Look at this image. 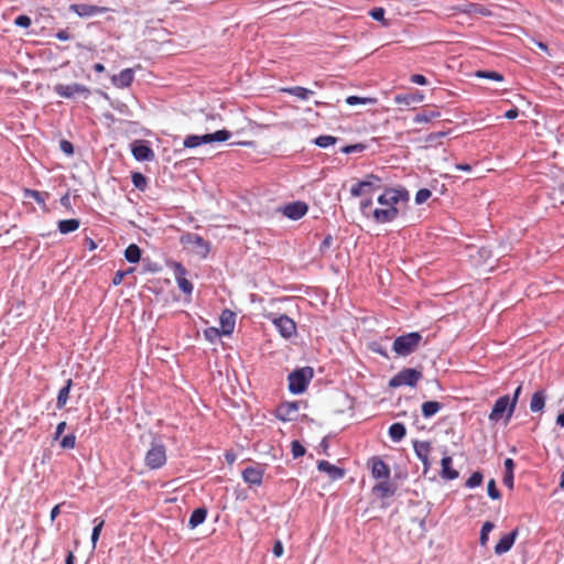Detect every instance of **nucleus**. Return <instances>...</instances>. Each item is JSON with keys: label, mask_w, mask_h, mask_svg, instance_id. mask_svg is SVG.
<instances>
[{"label": "nucleus", "mask_w": 564, "mask_h": 564, "mask_svg": "<svg viewBox=\"0 0 564 564\" xmlns=\"http://www.w3.org/2000/svg\"><path fill=\"white\" fill-rule=\"evenodd\" d=\"M367 148L366 144L364 143H356V144H350V145H344L340 148V152L345 153V154H350V153H360L362 151H365Z\"/></svg>", "instance_id": "nucleus-42"}, {"label": "nucleus", "mask_w": 564, "mask_h": 564, "mask_svg": "<svg viewBox=\"0 0 564 564\" xmlns=\"http://www.w3.org/2000/svg\"><path fill=\"white\" fill-rule=\"evenodd\" d=\"M14 24L21 28H29L31 25V19L25 14H21L15 18Z\"/></svg>", "instance_id": "nucleus-56"}, {"label": "nucleus", "mask_w": 564, "mask_h": 564, "mask_svg": "<svg viewBox=\"0 0 564 564\" xmlns=\"http://www.w3.org/2000/svg\"><path fill=\"white\" fill-rule=\"evenodd\" d=\"M350 194L354 197H359L361 195H365V189H364L362 184H361L360 181L351 186Z\"/></svg>", "instance_id": "nucleus-57"}, {"label": "nucleus", "mask_w": 564, "mask_h": 564, "mask_svg": "<svg viewBox=\"0 0 564 564\" xmlns=\"http://www.w3.org/2000/svg\"><path fill=\"white\" fill-rule=\"evenodd\" d=\"M272 552L274 556L280 557L283 554V545L280 541H276L273 545Z\"/></svg>", "instance_id": "nucleus-62"}, {"label": "nucleus", "mask_w": 564, "mask_h": 564, "mask_svg": "<svg viewBox=\"0 0 564 564\" xmlns=\"http://www.w3.org/2000/svg\"><path fill=\"white\" fill-rule=\"evenodd\" d=\"M307 205L304 202L300 200L289 203L281 207L282 214L292 220H297L302 218L307 213Z\"/></svg>", "instance_id": "nucleus-15"}, {"label": "nucleus", "mask_w": 564, "mask_h": 564, "mask_svg": "<svg viewBox=\"0 0 564 564\" xmlns=\"http://www.w3.org/2000/svg\"><path fill=\"white\" fill-rule=\"evenodd\" d=\"M56 39L59 41H68L72 36L67 30H61L56 33Z\"/></svg>", "instance_id": "nucleus-64"}, {"label": "nucleus", "mask_w": 564, "mask_h": 564, "mask_svg": "<svg viewBox=\"0 0 564 564\" xmlns=\"http://www.w3.org/2000/svg\"><path fill=\"white\" fill-rule=\"evenodd\" d=\"M131 152L137 161H152L155 158L153 150L143 140L132 142Z\"/></svg>", "instance_id": "nucleus-13"}, {"label": "nucleus", "mask_w": 564, "mask_h": 564, "mask_svg": "<svg viewBox=\"0 0 564 564\" xmlns=\"http://www.w3.org/2000/svg\"><path fill=\"white\" fill-rule=\"evenodd\" d=\"M410 80L413 83V84H417V85H426L427 84V79L425 76L421 75V74H414L411 76Z\"/></svg>", "instance_id": "nucleus-60"}, {"label": "nucleus", "mask_w": 564, "mask_h": 564, "mask_svg": "<svg viewBox=\"0 0 564 564\" xmlns=\"http://www.w3.org/2000/svg\"><path fill=\"white\" fill-rule=\"evenodd\" d=\"M134 79V73L131 68L122 69L118 75L112 77V84L119 88L129 87Z\"/></svg>", "instance_id": "nucleus-19"}, {"label": "nucleus", "mask_w": 564, "mask_h": 564, "mask_svg": "<svg viewBox=\"0 0 564 564\" xmlns=\"http://www.w3.org/2000/svg\"><path fill=\"white\" fill-rule=\"evenodd\" d=\"M345 475V468L319 459V480L325 476L329 481H336L344 478Z\"/></svg>", "instance_id": "nucleus-10"}, {"label": "nucleus", "mask_w": 564, "mask_h": 564, "mask_svg": "<svg viewBox=\"0 0 564 564\" xmlns=\"http://www.w3.org/2000/svg\"><path fill=\"white\" fill-rule=\"evenodd\" d=\"M421 340L422 336L417 332L399 336L393 341V350L399 356H408L419 347Z\"/></svg>", "instance_id": "nucleus-2"}, {"label": "nucleus", "mask_w": 564, "mask_h": 564, "mask_svg": "<svg viewBox=\"0 0 564 564\" xmlns=\"http://www.w3.org/2000/svg\"><path fill=\"white\" fill-rule=\"evenodd\" d=\"M460 10L462 12L467 14H477L482 17L492 15V12L487 7H484L482 4L479 3H468L464 6Z\"/></svg>", "instance_id": "nucleus-25"}, {"label": "nucleus", "mask_w": 564, "mask_h": 564, "mask_svg": "<svg viewBox=\"0 0 564 564\" xmlns=\"http://www.w3.org/2000/svg\"><path fill=\"white\" fill-rule=\"evenodd\" d=\"M145 465L150 469L161 468L166 463V451L163 444L153 443L145 454Z\"/></svg>", "instance_id": "nucleus-6"}, {"label": "nucleus", "mask_w": 564, "mask_h": 564, "mask_svg": "<svg viewBox=\"0 0 564 564\" xmlns=\"http://www.w3.org/2000/svg\"><path fill=\"white\" fill-rule=\"evenodd\" d=\"M408 199L409 193L405 189H386L378 197V203L381 207L373 209L375 221L379 224L393 221L399 215L398 206L406 203Z\"/></svg>", "instance_id": "nucleus-1"}, {"label": "nucleus", "mask_w": 564, "mask_h": 564, "mask_svg": "<svg viewBox=\"0 0 564 564\" xmlns=\"http://www.w3.org/2000/svg\"><path fill=\"white\" fill-rule=\"evenodd\" d=\"M72 386H73V380L72 379H68L66 382H65V386L59 390L58 394H57V400H56V408L57 409H63L67 401H68V398H69V392H70V389H72Z\"/></svg>", "instance_id": "nucleus-28"}, {"label": "nucleus", "mask_w": 564, "mask_h": 564, "mask_svg": "<svg viewBox=\"0 0 564 564\" xmlns=\"http://www.w3.org/2000/svg\"><path fill=\"white\" fill-rule=\"evenodd\" d=\"M484 479V476L480 471H475L471 474V476L466 481V487L468 488H475L479 485H481Z\"/></svg>", "instance_id": "nucleus-45"}, {"label": "nucleus", "mask_w": 564, "mask_h": 564, "mask_svg": "<svg viewBox=\"0 0 564 564\" xmlns=\"http://www.w3.org/2000/svg\"><path fill=\"white\" fill-rule=\"evenodd\" d=\"M414 452L420 460H426L431 451V444L429 442L414 441Z\"/></svg>", "instance_id": "nucleus-31"}, {"label": "nucleus", "mask_w": 564, "mask_h": 564, "mask_svg": "<svg viewBox=\"0 0 564 564\" xmlns=\"http://www.w3.org/2000/svg\"><path fill=\"white\" fill-rule=\"evenodd\" d=\"M502 482L505 486L512 489L513 488V471H505Z\"/></svg>", "instance_id": "nucleus-59"}, {"label": "nucleus", "mask_w": 564, "mask_h": 564, "mask_svg": "<svg viewBox=\"0 0 564 564\" xmlns=\"http://www.w3.org/2000/svg\"><path fill=\"white\" fill-rule=\"evenodd\" d=\"M207 517V509L206 508H197L195 509L188 520V527L191 529L197 528L199 524H202Z\"/></svg>", "instance_id": "nucleus-27"}, {"label": "nucleus", "mask_w": 564, "mask_h": 564, "mask_svg": "<svg viewBox=\"0 0 564 564\" xmlns=\"http://www.w3.org/2000/svg\"><path fill=\"white\" fill-rule=\"evenodd\" d=\"M282 90L292 96H295L299 99H303V100L307 99L310 96L314 95L313 90H310V89H306V88L300 87V86L292 87V88H284Z\"/></svg>", "instance_id": "nucleus-35"}, {"label": "nucleus", "mask_w": 564, "mask_h": 564, "mask_svg": "<svg viewBox=\"0 0 564 564\" xmlns=\"http://www.w3.org/2000/svg\"><path fill=\"white\" fill-rule=\"evenodd\" d=\"M69 10L80 18H87L105 13L108 11V8L87 3H74L69 6Z\"/></svg>", "instance_id": "nucleus-14"}, {"label": "nucleus", "mask_w": 564, "mask_h": 564, "mask_svg": "<svg viewBox=\"0 0 564 564\" xmlns=\"http://www.w3.org/2000/svg\"><path fill=\"white\" fill-rule=\"evenodd\" d=\"M369 14L373 20L381 21L384 25H388L387 21L384 20V9L373 8Z\"/></svg>", "instance_id": "nucleus-51"}, {"label": "nucleus", "mask_w": 564, "mask_h": 564, "mask_svg": "<svg viewBox=\"0 0 564 564\" xmlns=\"http://www.w3.org/2000/svg\"><path fill=\"white\" fill-rule=\"evenodd\" d=\"M365 189V195L371 194L372 192L381 187V178L375 174H368L365 180L360 181Z\"/></svg>", "instance_id": "nucleus-23"}, {"label": "nucleus", "mask_w": 564, "mask_h": 564, "mask_svg": "<svg viewBox=\"0 0 564 564\" xmlns=\"http://www.w3.org/2000/svg\"><path fill=\"white\" fill-rule=\"evenodd\" d=\"M511 402L509 395L500 397L494 404L489 420L491 422H498L502 419L503 414L507 413V417L510 419L513 413H510Z\"/></svg>", "instance_id": "nucleus-11"}, {"label": "nucleus", "mask_w": 564, "mask_h": 564, "mask_svg": "<svg viewBox=\"0 0 564 564\" xmlns=\"http://www.w3.org/2000/svg\"><path fill=\"white\" fill-rule=\"evenodd\" d=\"M424 96L422 94H400L394 97V102L397 105H405L410 106L412 104H417L423 100Z\"/></svg>", "instance_id": "nucleus-24"}, {"label": "nucleus", "mask_w": 564, "mask_h": 564, "mask_svg": "<svg viewBox=\"0 0 564 564\" xmlns=\"http://www.w3.org/2000/svg\"><path fill=\"white\" fill-rule=\"evenodd\" d=\"M518 536V529L512 530L510 533L505 534L495 546V553L502 555L507 553L513 545Z\"/></svg>", "instance_id": "nucleus-18"}, {"label": "nucleus", "mask_w": 564, "mask_h": 564, "mask_svg": "<svg viewBox=\"0 0 564 564\" xmlns=\"http://www.w3.org/2000/svg\"><path fill=\"white\" fill-rule=\"evenodd\" d=\"M453 459L451 456H444L441 460L442 470H441V477L446 480H454L458 478L459 473L452 468Z\"/></svg>", "instance_id": "nucleus-20"}, {"label": "nucleus", "mask_w": 564, "mask_h": 564, "mask_svg": "<svg viewBox=\"0 0 564 564\" xmlns=\"http://www.w3.org/2000/svg\"><path fill=\"white\" fill-rule=\"evenodd\" d=\"M221 335L223 334H221L220 329H218L216 327H209V328L205 329V336L210 341H213L216 338H219Z\"/></svg>", "instance_id": "nucleus-55"}, {"label": "nucleus", "mask_w": 564, "mask_h": 564, "mask_svg": "<svg viewBox=\"0 0 564 564\" xmlns=\"http://www.w3.org/2000/svg\"><path fill=\"white\" fill-rule=\"evenodd\" d=\"M346 102L349 106L375 105L377 102V99L376 98H370V97L349 96V97L346 98Z\"/></svg>", "instance_id": "nucleus-37"}, {"label": "nucleus", "mask_w": 564, "mask_h": 564, "mask_svg": "<svg viewBox=\"0 0 564 564\" xmlns=\"http://www.w3.org/2000/svg\"><path fill=\"white\" fill-rule=\"evenodd\" d=\"M373 490L380 495L381 497H390L394 494V489L392 486L387 481V479H383V481L377 484L373 487Z\"/></svg>", "instance_id": "nucleus-36"}, {"label": "nucleus", "mask_w": 564, "mask_h": 564, "mask_svg": "<svg viewBox=\"0 0 564 564\" xmlns=\"http://www.w3.org/2000/svg\"><path fill=\"white\" fill-rule=\"evenodd\" d=\"M291 451L294 458L301 457L305 454V448L299 441L292 442Z\"/></svg>", "instance_id": "nucleus-49"}, {"label": "nucleus", "mask_w": 564, "mask_h": 564, "mask_svg": "<svg viewBox=\"0 0 564 564\" xmlns=\"http://www.w3.org/2000/svg\"><path fill=\"white\" fill-rule=\"evenodd\" d=\"M59 147L61 150L67 155H72L74 153V147L72 142L67 140H62Z\"/></svg>", "instance_id": "nucleus-58"}, {"label": "nucleus", "mask_w": 564, "mask_h": 564, "mask_svg": "<svg viewBox=\"0 0 564 564\" xmlns=\"http://www.w3.org/2000/svg\"><path fill=\"white\" fill-rule=\"evenodd\" d=\"M25 197L33 198L37 204L45 206V197L48 196L47 193H41L35 189H25L24 191Z\"/></svg>", "instance_id": "nucleus-39"}, {"label": "nucleus", "mask_w": 564, "mask_h": 564, "mask_svg": "<svg viewBox=\"0 0 564 564\" xmlns=\"http://www.w3.org/2000/svg\"><path fill=\"white\" fill-rule=\"evenodd\" d=\"M94 523H95V527L93 529V532H91V544H93V547L96 546L97 544V541L100 536V533L102 531V528L105 525V520L101 519V518H95L94 519Z\"/></svg>", "instance_id": "nucleus-38"}, {"label": "nucleus", "mask_w": 564, "mask_h": 564, "mask_svg": "<svg viewBox=\"0 0 564 564\" xmlns=\"http://www.w3.org/2000/svg\"><path fill=\"white\" fill-rule=\"evenodd\" d=\"M230 137H231V133L228 130H218L214 133H207L204 135L191 134L184 139L183 144L185 148L192 149V148L199 147L200 144H204V143H210V142H215V141H217V142L227 141Z\"/></svg>", "instance_id": "nucleus-4"}, {"label": "nucleus", "mask_w": 564, "mask_h": 564, "mask_svg": "<svg viewBox=\"0 0 564 564\" xmlns=\"http://www.w3.org/2000/svg\"><path fill=\"white\" fill-rule=\"evenodd\" d=\"M431 195H432V193L430 189L421 188L415 195V203L423 204L431 197Z\"/></svg>", "instance_id": "nucleus-50"}, {"label": "nucleus", "mask_w": 564, "mask_h": 564, "mask_svg": "<svg viewBox=\"0 0 564 564\" xmlns=\"http://www.w3.org/2000/svg\"><path fill=\"white\" fill-rule=\"evenodd\" d=\"M475 76L479 77V78L494 79V80H498V82L503 80L502 74H500L498 72H492V70H477L475 73Z\"/></svg>", "instance_id": "nucleus-41"}, {"label": "nucleus", "mask_w": 564, "mask_h": 564, "mask_svg": "<svg viewBox=\"0 0 564 564\" xmlns=\"http://www.w3.org/2000/svg\"><path fill=\"white\" fill-rule=\"evenodd\" d=\"M442 405L437 401H426L422 404V413L424 417H431L435 415L440 410Z\"/></svg>", "instance_id": "nucleus-34"}, {"label": "nucleus", "mask_w": 564, "mask_h": 564, "mask_svg": "<svg viewBox=\"0 0 564 564\" xmlns=\"http://www.w3.org/2000/svg\"><path fill=\"white\" fill-rule=\"evenodd\" d=\"M80 226V221L75 218L63 219L57 223V229L62 235L76 231Z\"/></svg>", "instance_id": "nucleus-26"}, {"label": "nucleus", "mask_w": 564, "mask_h": 564, "mask_svg": "<svg viewBox=\"0 0 564 564\" xmlns=\"http://www.w3.org/2000/svg\"><path fill=\"white\" fill-rule=\"evenodd\" d=\"M55 93L63 98H73L76 95L88 96L90 90L85 85L74 83L69 85L58 84L54 87Z\"/></svg>", "instance_id": "nucleus-8"}, {"label": "nucleus", "mask_w": 564, "mask_h": 564, "mask_svg": "<svg viewBox=\"0 0 564 564\" xmlns=\"http://www.w3.org/2000/svg\"><path fill=\"white\" fill-rule=\"evenodd\" d=\"M264 468L261 465H251L242 470V479L250 487H260L263 481Z\"/></svg>", "instance_id": "nucleus-9"}, {"label": "nucleus", "mask_w": 564, "mask_h": 564, "mask_svg": "<svg viewBox=\"0 0 564 564\" xmlns=\"http://www.w3.org/2000/svg\"><path fill=\"white\" fill-rule=\"evenodd\" d=\"M372 205H373V202L371 198H367V199L360 202V210L364 216H366V217L372 216L373 217L375 208H372Z\"/></svg>", "instance_id": "nucleus-46"}, {"label": "nucleus", "mask_w": 564, "mask_h": 564, "mask_svg": "<svg viewBox=\"0 0 564 564\" xmlns=\"http://www.w3.org/2000/svg\"><path fill=\"white\" fill-rule=\"evenodd\" d=\"M131 272H133V269H129V270H127V271H121V270L117 271V272L115 273L113 279H112V284H113V285H119V284H121V283H122V281H123V279H124V276H126L127 274L131 273Z\"/></svg>", "instance_id": "nucleus-54"}, {"label": "nucleus", "mask_w": 564, "mask_h": 564, "mask_svg": "<svg viewBox=\"0 0 564 564\" xmlns=\"http://www.w3.org/2000/svg\"><path fill=\"white\" fill-rule=\"evenodd\" d=\"M124 258L130 263H138L141 259V249L138 245L131 243L124 250Z\"/></svg>", "instance_id": "nucleus-30"}, {"label": "nucleus", "mask_w": 564, "mask_h": 564, "mask_svg": "<svg viewBox=\"0 0 564 564\" xmlns=\"http://www.w3.org/2000/svg\"><path fill=\"white\" fill-rule=\"evenodd\" d=\"M441 116L440 111L434 109H424L414 116L415 123L430 122Z\"/></svg>", "instance_id": "nucleus-29"}, {"label": "nucleus", "mask_w": 564, "mask_h": 564, "mask_svg": "<svg viewBox=\"0 0 564 564\" xmlns=\"http://www.w3.org/2000/svg\"><path fill=\"white\" fill-rule=\"evenodd\" d=\"M272 323L284 338H290L293 334H295V323L286 315L273 317Z\"/></svg>", "instance_id": "nucleus-16"}, {"label": "nucleus", "mask_w": 564, "mask_h": 564, "mask_svg": "<svg viewBox=\"0 0 564 564\" xmlns=\"http://www.w3.org/2000/svg\"><path fill=\"white\" fill-rule=\"evenodd\" d=\"M371 473L377 479H388L390 476V468L383 460L373 458Z\"/></svg>", "instance_id": "nucleus-21"}, {"label": "nucleus", "mask_w": 564, "mask_h": 564, "mask_svg": "<svg viewBox=\"0 0 564 564\" xmlns=\"http://www.w3.org/2000/svg\"><path fill=\"white\" fill-rule=\"evenodd\" d=\"M337 138L333 135H319V148H327L337 142Z\"/></svg>", "instance_id": "nucleus-53"}, {"label": "nucleus", "mask_w": 564, "mask_h": 564, "mask_svg": "<svg viewBox=\"0 0 564 564\" xmlns=\"http://www.w3.org/2000/svg\"><path fill=\"white\" fill-rule=\"evenodd\" d=\"M545 405V394L543 391H536L531 399L530 410L532 412L542 411Z\"/></svg>", "instance_id": "nucleus-32"}, {"label": "nucleus", "mask_w": 564, "mask_h": 564, "mask_svg": "<svg viewBox=\"0 0 564 564\" xmlns=\"http://www.w3.org/2000/svg\"><path fill=\"white\" fill-rule=\"evenodd\" d=\"M422 378V372L414 368H405L392 377L389 381L391 388L401 386L414 387Z\"/></svg>", "instance_id": "nucleus-5"}, {"label": "nucleus", "mask_w": 564, "mask_h": 564, "mask_svg": "<svg viewBox=\"0 0 564 564\" xmlns=\"http://www.w3.org/2000/svg\"><path fill=\"white\" fill-rule=\"evenodd\" d=\"M66 429V422L63 421V422H59L56 426V431H55V435H54V438L57 440L61 437V435L63 434V432L65 431Z\"/></svg>", "instance_id": "nucleus-63"}, {"label": "nucleus", "mask_w": 564, "mask_h": 564, "mask_svg": "<svg viewBox=\"0 0 564 564\" xmlns=\"http://www.w3.org/2000/svg\"><path fill=\"white\" fill-rule=\"evenodd\" d=\"M314 376V369L304 367L289 375V389L292 393H302Z\"/></svg>", "instance_id": "nucleus-3"}, {"label": "nucleus", "mask_w": 564, "mask_h": 564, "mask_svg": "<svg viewBox=\"0 0 564 564\" xmlns=\"http://www.w3.org/2000/svg\"><path fill=\"white\" fill-rule=\"evenodd\" d=\"M563 189H553L551 193V198L553 200V206L557 207L558 205H564V199L562 198Z\"/></svg>", "instance_id": "nucleus-52"}, {"label": "nucleus", "mask_w": 564, "mask_h": 564, "mask_svg": "<svg viewBox=\"0 0 564 564\" xmlns=\"http://www.w3.org/2000/svg\"><path fill=\"white\" fill-rule=\"evenodd\" d=\"M296 412H297V405L295 403L281 404L276 410L278 417L283 421L293 420Z\"/></svg>", "instance_id": "nucleus-22"}, {"label": "nucleus", "mask_w": 564, "mask_h": 564, "mask_svg": "<svg viewBox=\"0 0 564 564\" xmlns=\"http://www.w3.org/2000/svg\"><path fill=\"white\" fill-rule=\"evenodd\" d=\"M406 430L402 423H393L389 427V435L392 441L400 442L405 436Z\"/></svg>", "instance_id": "nucleus-33"}, {"label": "nucleus", "mask_w": 564, "mask_h": 564, "mask_svg": "<svg viewBox=\"0 0 564 564\" xmlns=\"http://www.w3.org/2000/svg\"><path fill=\"white\" fill-rule=\"evenodd\" d=\"M131 180H132L133 185L137 188H139L141 191H143L145 188V186H147V178H145V176L143 174L134 172L131 175Z\"/></svg>", "instance_id": "nucleus-44"}, {"label": "nucleus", "mask_w": 564, "mask_h": 564, "mask_svg": "<svg viewBox=\"0 0 564 564\" xmlns=\"http://www.w3.org/2000/svg\"><path fill=\"white\" fill-rule=\"evenodd\" d=\"M494 528H495V524L490 521H486L482 524L481 531H480V538H479V542L482 546L487 544L488 539H489V533L492 531Z\"/></svg>", "instance_id": "nucleus-40"}, {"label": "nucleus", "mask_w": 564, "mask_h": 564, "mask_svg": "<svg viewBox=\"0 0 564 564\" xmlns=\"http://www.w3.org/2000/svg\"><path fill=\"white\" fill-rule=\"evenodd\" d=\"M174 270V276L177 282V285L182 292H184L187 295H191L193 292V284L192 282L186 278L187 271L183 264L180 262H175L173 264Z\"/></svg>", "instance_id": "nucleus-12"}, {"label": "nucleus", "mask_w": 564, "mask_h": 564, "mask_svg": "<svg viewBox=\"0 0 564 564\" xmlns=\"http://www.w3.org/2000/svg\"><path fill=\"white\" fill-rule=\"evenodd\" d=\"M182 242L191 246L192 251L200 258H206L210 251V245L196 234H187L182 237Z\"/></svg>", "instance_id": "nucleus-7"}, {"label": "nucleus", "mask_w": 564, "mask_h": 564, "mask_svg": "<svg viewBox=\"0 0 564 564\" xmlns=\"http://www.w3.org/2000/svg\"><path fill=\"white\" fill-rule=\"evenodd\" d=\"M219 322L221 334L225 336L231 335L236 325V316L234 312L230 310H224L220 314Z\"/></svg>", "instance_id": "nucleus-17"}, {"label": "nucleus", "mask_w": 564, "mask_h": 564, "mask_svg": "<svg viewBox=\"0 0 564 564\" xmlns=\"http://www.w3.org/2000/svg\"><path fill=\"white\" fill-rule=\"evenodd\" d=\"M487 491H488V496L494 500H497L501 497L500 491L497 488L495 479H490L488 481Z\"/></svg>", "instance_id": "nucleus-48"}, {"label": "nucleus", "mask_w": 564, "mask_h": 564, "mask_svg": "<svg viewBox=\"0 0 564 564\" xmlns=\"http://www.w3.org/2000/svg\"><path fill=\"white\" fill-rule=\"evenodd\" d=\"M521 389L522 387L519 386L514 393H513V397H512V400L510 399V402H511V409H510V413H513L514 409H516V405H517V402H518V399H519V395L521 393Z\"/></svg>", "instance_id": "nucleus-61"}, {"label": "nucleus", "mask_w": 564, "mask_h": 564, "mask_svg": "<svg viewBox=\"0 0 564 564\" xmlns=\"http://www.w3.org/2000/svg\"><path fill=\"white\" fill-rule=\"evenodd\" d=\"M76 445V436L67 434L61 440V447L64 449H73Z\"/></svg>", "instance_id": "nucleus-47"}, {"label": "nucleus", "mask_w": 564, "mask_h": 564, "mask_svg": "<svg viewBox=\"0 0 564 564\" xmlns=\"http://www.w3.org/2000/svg\"><path fill=\"white\" fill-rule=\"evenodd\" d=\"M445 135H447V132L446 131H440V132H433V133H430L426 139H425V142H426V147H433L435 145L436 143L440 142V140L442 138H444Z\"/></svg>", "instance_id": "nucleus-43"}]
</instances>
